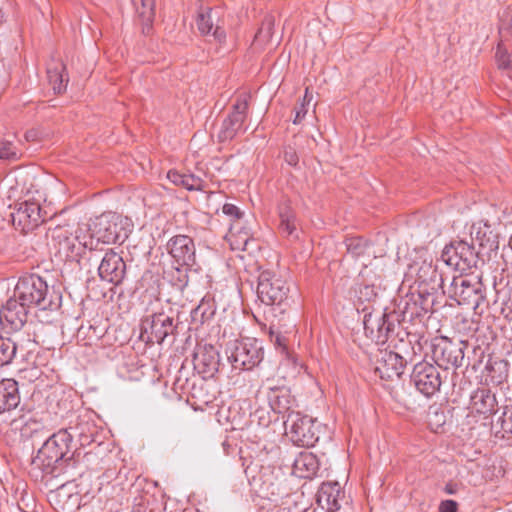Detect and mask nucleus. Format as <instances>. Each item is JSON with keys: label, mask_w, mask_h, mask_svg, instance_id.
<instances>
[{"label": "nucleus", "mask_w": 512, "mask_h": 512, "mask_svg": "<svg viewBox=\"0 0 512 512\" xmlns=\"http://www.w3.org/2000/svg\"><path fill=\"white\" fill-rule=\"evenodd\" d=\"M13 294L29 308L42 311H55L60 308L62 296L53 286L36 274L21 276L15 285Z\"/></svg>", "instance_id": "1"}, {"label": "nucleus", "mask_w": 512, "mask_h": 512, "mask_svg": "<svg viewBox=\"0 0 512 512\" xmlns=\"http://www.w3.org/2000/svg\"><path fill=\"white\" fill-rule=\"evenodd\" d=\"M49 236L58 253L67 260L81 256L86 248H95L86 227L74 228L69 224H57L49 228Z\"/></svg>", "instance_id": "2"}, {"label": "nucleus", "mask_w": 512, "mask_h": 512, "mask_svg": "<svg viewBox=\"0 0 512 512\" xmlns=\"http://www.w3.org/2000/svg\"><path fill=\"white\" fill-rule=\"evenodd\" d=\"M71 442L72 434H69L67 429H61L54 433L45 441L37 455L32 459V467L41 470L44 474H51L55 464L69 452Z\"/></svg>", "instance_id": "3"}, {"label": "nucleus", "mask_w": 512, "mask_h": 512, "mask_svg": "<svg viewBox=\"0 0 512 512\" xmlns=\"http://www.w3.org/2000/svg\"><path fill=\"white\" fill-rule=\"evenodd\" d=\"M444 293L466 309L476 310L485 300V288L478 276H453Z\"/></svg>", "instance_id": "4"}, {"label": "nucleus", "mask_w": 512, "mask_h": 512, "mask_svg": "<svg viewBox=\"0 0 512 512\" xmlns=\"http://www.w3.org/2000/svg\"><path fill=\"white\" fill-rule=\"evenodd\" d=\"M127 219L116 213H104L96 218L88 236L97 243L115 244L123 243L128 237V231L124 228Z\"/></svg>", "instance_id": "5"}, {"label": "nucleus", "mask_w": 512, "mask_h": 512, "mask_svg": "<svg viewBox=\"0 0 512 512\" xmlns=\"http://www.w3.org/2000/svg\"><path fill=\"white\" fill-rule=\"evenodd\" d=\"M225 352L233 368L238 370H251L263 359L262 348L253 338L234 340Z\"/></svg>", "instance_id": "6"}, {"label": "nucleus", "mask_w": 512, "mask_h": 512, "mask_svg": "<svg viewBox=\"0 0 512 512\" xmlns=\"http://www.w3.org/2000/svg\"><path fill=\"white\" fill-rule=\"evenodd\" d=\"M286 434L298 446L310 447L318 441L317 427L312 417L291 411L284 422Z\"/></svg>", "instance_id": "7"}, {"label": "nucleus", "mask_w": 512, "mask_h": 512, "mask_svg": "<svg viewBox=\"0 0 512 512\" xmlns=\"http://www.w3.org/2000/svg\"><path fill=\"white\" fill-rule=\"evenodd\" d=\"M257 295L266 305L284 306L289 300V286L275 273L263 271L258 277Z\"/></svg>", "instance_id": "8"}, {"label": "nucleus", "mask_w": 512, "mask_h": 512, "mask_svg": "<svg viewBox=\"0 0 512 512\" xmlns=\"http://www.w3.org/2000/svg\"><path fill=\"white\" fill-rule=\"evenodd\" d=\"M408 274L415 277L419 286H425L426 290L438 291L445 288L444 278L438 272V264H435L431 255L421 253L408 267Z\"/></svg>", "instance_id": "9"}, {"label": "nucleus", "mask_w": 512, "mask_h": 512, "mask_svg": "<svg viewBox=\"0 0 512 512\" xmlns=\"http://www.w3.org/2000/svg\"><path fill=\"white\" fill-rule=\"evenodd\" d=\"M441 261L455 270L464 272L476 267L478 252L472 244L463 240L453 241L441 254Z\"/></svg>", "instance_id": "10"}, {"label": "nucleus", "mask_w": 512, "mask_h": 512, "mask_svg": "<svg viewBox=\"0 0 512 512\" xmlns=\"http://www.w3.org/2000/svg\"><path fill=\"white\" fill-rule=\"evenodd\" d=\"M175 329L172 316L164 312L155 313L142 321L140 338L147 344H161Z\"/></svg>", "instance_id": "11"}, {"label": "nucleus", "mask_w": 512, "mask_h": 512, "mask_svg": "<svg viewBox=\"0 0 512 512\" xmlns=\"http://www.w3.org/2000/svg\"><path fill=\"white\" fill-rule=\"evenodd\" d=\"M11 216L15 228L28 233L39 227L45 221L47 214L38 201L27 199L16 205Z\"/></svg>", "instance_id": "12"}, {"label": "nucleus", "mask_w": 512, "mask_h": 512, "mask_svg": "<svg viewBox=\"0 0 512 512\" xmlns=\"http://www.w3.org/2000/svg\"><path fill=\"white\" fill-rule=\"evenodd\" d=\"M29 307L12 295L0 309V324L6 332H17L27 322Z\"/></svg>", "instance_id": "13"}, {"label": "nucleus", "mask_w": 512, "mask_h": 512, "mask_svg": "<svg viewBox=\"0 0 512 512\" xmlns=\"http://www.w3.org/2000/svg\"><path fill=\"white\" fill-rule=\"evenodd\" d=\"M411 379L417 390L426 397H430L439 391L442 384L438 368L425 361L414 366Z\"/></svg>", "instance_id": "14"}, {"label": "nucleus", "mask_w": 512, "mask_h": 512, "mask_svg": "<svg viewBox=\"0 0 512 512\" xmlns=\"http://www.w3.org/2000/svg\"><path fill=\"white\" fill-rule=\"evenodd\" d=\"M433 359L439 367L449 369L462 365L464 352L459 344L452 342L447 337H440L433 343Z\"/></svg>", "instance_id": "15"}, {"label": "nucleus", "mask_w": 512, "mask_h": 512, "mask_svg": "<svg viewBox=\"0 0 512 512\" xmlns=\"http://www.w3.org/2000/svg\"><path fill=\"white\" fill-rule=\"evenodd\" d=\"M496 407L495 394L489 389L478 388L470 396L467 418H474L475 422H477V418L487 419L496 411Z\"/></svg>", "instance_id": "16"}, {"label": "nucleus", "mask_w": 512, "mask_h": 512, "mask_svg": "<svg viewBox=\"0 0 512 512\" xmlns=\"http://www.w3.org/2000/svg\"><path fill=\"white\" fill-rule=\"evenodd\" d=\"M247 110L248 102L246 99L238 100L234 104L232 112L223 120L217 133V138L220 142L232 140L242 131Z\"/></svg>", "instance_id": "17"}, {"label": "nucleus", "mask_w": 512, "mask_h": 512, "mask_svg": "<svg viewBox=\"0 0 512 512\" xmlns=\"http://www.w3.org/2000/svg\"><path fill=\"white\" fill-rule=\"evenodd\" d=\"M167 251L181 266H193L196 263L194 241L187 235H176L167 242Z\"/></svg>", "instance_id": "18"}, {"label": "nucleus", "mask_w": 512, "mask_h": 512, "mask_svg": "<svg viewBox=\"0 0 512 512\" xmlns=\"http://www.w3.org/2000/svg\"><path fill=\"white\" fill-rule=\"evenodd\" d=\"M363 324L366 336L376 343H385L388 334L393 330V323L384 312L365 314Z\"/></svg>", "instance_id": "19"}, {"label": "nucleus", "mask_w": 512, "mask_h": 512, "mask_svg": "<svg viewBox=\"0 0 512 512\" xmlns=\"http://www.w3.org/2000/svg\"><path fill=\"white\" fill-rule=\"evenodd\" d=\"M194 367L206 377L213 376L219 369V351L212 344H198L194 353Z\"/></svg>", "instance_id": "20"}, {"label": "nucleus", "mask_w": 512, "mask_h": 512, "mask_svg": "<svg viewBox=\"0 0 512 512\" xmlns=\"http://www.w3.org/2000/svg\"><path fill=\"white\" fill-rule=\"evenodd\" d=\"M406 364L407 362L398 353L384 350L380 351L375 371L382 379L394 380L400 378Z\"/></svg>", "instance_id": "21"}, {"label": "nucleus", "mask_w": 512, "mask_h": 512, "mask_svg": "<svg viewBox=\"0 0 512 512\" xmlns=\"http://www.w3.org/2000/svg\"><path fill=\"white\" fill-rule=\"evenodd\" d=\"M267 398L269 408L274 414H285L294 411L296 399L286 386L267 387L263 391Z\"/></svg>", "instance_id": "22"}, {"label": "nucleus", "mask_w": 512, "mask_h": 512, "mask_svg": "<svg viewBox=\"0 0 512 512\" xmlns=\"http://www.w3.org/2000/svg\"><path fill=\"white\" fill-rule=\"evenodd\" d=\"M126 265L122 257L110 250L105 253L99 265L98 272L102 280L119 284L124 278Z\"/></svg>", "instance_id": "23"}, {"label": "nucleus", "mask_w": 512, "mask_h": 512, "mask_svg": "<svg viewBox=\"0 0 512 512\" xmlns=\"http://www.w3.org/2000/svg\"><path fill=\"white\" fill-rule=\"evenodd\" d=\"M218 20L219 16L207 8L198 13L196 24L202 35H212L216 41L222 43L226 39V32L218 25Z\"/></svg>", "instance_id": "24"}, {"label": "nucleus", "mask_w": 512, "mask_h": 512, "mask_svg": "<svg viewBox=\"0 0 512 512\" xmlns=\"http://www.w3.org/2000/svg\"><path fill=\"white\" fill-rule=\"evenodd\" d=\"M341 495V486L338 482H324L317 493V502L328 511H336L340 509Z\"/></svg>", "instance_id": "25"}, {"label": "nucleus", "mask_w": 512, "mask_h": 512, "mask_svg": "<svg viewBox=\"0 0 512 512\" xmlns=\"http://www.w3.org/2000/svg\"><path fill=\"white\" fill-rule=\"evenodd\" d=\"M19 403L18 382L14 379L0 381V413L15 409Z\"/></svg>", "instance_id": "26"}, {"label": "nucleus", "mask_w": 512, "mask_h": 512, "mask_svg": "<svg viewBox=\"0 0 512 512\" xmlns=\"http://www.w3.org/2000/svg\"><path fill=\"white\" fill-rule=\"evenodd\" d=\"M318 469V459L311 452H301L293 464V474L299 478H312Z\"/></svg>", "instance_id": "27"}, {"label": "nucleus", "mask_w": 512, "mask_h": 512, "mask_svg": "<svg viewBox=\"0 0 512 512\" xmlns=\"http://www.w3.org/2000/svg\"><path fill=\"white\" fill-rule=\"evenodd\" d=\"M232 250L245 251L252 240L250 229L244 227L241 222H233L227 235Z\"/></svg>", "instance_id": "28"}, {"label": "nucleus", "mask_w": 512, "mask_h": 512, "mask_svg": "<svg viewBox=\"0 0 512 512\" xmlns=\"http://www.w3.org/2000/svg\"><path fill=\"white\" fill-rule=\"evenodd\" d=\"M279 230L286 237L297 238V220L294 211L289 204L283 203L279 206Z\"/></svg>", "instance_id": "29"}, {"label": "nucleus", "mask_w": 512, "mask_h": 512, "mask_svg": "<svg viewBox=\"0 0 512 512\" xmlns=\"http://www.w3.org/2000/svg\"><path fill=\"white\" fill-rule=\"evenodd\" d=\"M67 430L72 434V439L77 437L81 446H85L94 441L96 426L93 422L80 418L75 426H70Z\"/></svg>", "instance_id": "30"}, {"label": "nucleus", "mask_w": 512, "mask_h": 512, "mask_svg": "<svg viewBox=\"0 0 512 512\" xmlns=\"http://www.w3.org/2000/svg\"><path fill=\"white\" fill-rule=\"evenodd\" d=\"M167 178L175 185L182 186L190 191H198L203 188V180L193 174H182L176 170H171Z\"/></svg>", "instance_id": "31"}, {"label": "nucleus", "mask_w": 512, "mask_h": 512, "mask_svg": "<svg viewBox=\"0 0 512 512\" xmlns=\"http://www.w3.org/2000/svg\"><path fill=\"white\" fill-rule=\"evenodd\" d=\"M274 19L266 17L258 32L255 35L253 46L257 49H264L273 44Z\"/></svg>", "instance_id": "32"}, {"label": "nucleus", "mask_w": 512, "mask_h": 512, "mask_svg": "<svg viewBox=\"0 0 512 512\" xmlns=\"http://www.w3.org/2000/svg\"><path fill=\"white\" fill-rule=\"evenodd\" d=\"M23 347L12 339L0 337V367L9 364L17 353H22Z\"/></svg>", "instance_id": "33"}, {"label": "nucleus", "mask_w": 512, "mask_h": 512, "mask_svg": "<svg viewBox=\"0 0 512 512\" xmlns=\"http://www.w3.org/2000/svg\"><path fill=\"white\" fill-rule=\"evenodd\" d=\"M63 71L64 67L62 65L47 70L49 84L55 93H61L66 88L67 80L64 79Z\"/></svg>", "instance_id": "34"}, {"label": "nucleus", "mask_w": 512, "mask_h": 512, "mask_svg": "<svg viewBox=\"0 0 512 512\" xmlns=\"http://www.w3.org/2000/svg\"><path fill=\"white\" fill-rule=\"evenodd\" d=\"M495 60L500 70L504 71L512 79V59L507 49L499 43L496 48Z\"/></svg>", "instance_id": "35"}, {"label": "nucleus", "mask_w": 512, "mask_h": 512, "mask_svg": "<svg viewBox=\"0 0 512 512\" xmlns=\"http://www.w3.org/2000/svg\"><path fill=\"white\" fill-rule=\"evenodd\" d=\"M41 375V370L34 364H29L18 370V379L24 383H32L36 381Z\"/></svg>", "instance_id": "36"}, {"label": "nucleus", "mask_w": 512, "mask_h": 512, "mask_svg": "<svg viewBox=\"0 0 512 512\" xmlns=\"http://www.w3.org/2000/svg\"><path fill=\"white\" fill-rule=\"evenodd\" d=\"M138 13L145 24H151L155 16V0H141Z\"/></svg>", "instance_id": "37"}, {"label": "nucleus", "mask_w": 512, "mask_h": 512, "mask_svg": "<svg viewBox=\"0 0 512 512\" xmlns=\"http://www.w3.org/2000/svg\"><path fill=\"white\" fill-rule=\"evenodd\" d=\"M489 367L492 372H495V371L499 372V374L497 376H491V380L493 383L500 384L504 380L507 379L508 373H509L507 361H505V360L495 361Z\"/></svg>", "instance_id": "38"}, {"label": "nucleus", "mask_w": 512, "mask_h": 512, "mask_svg": "<svg viewBox=\"0 0 512 512\" xmlns=\"http://www.w3.org/2000/svg\"><path fill=\"white\" fill-rule=\"evenodd\" d=\"M312 98V94L309 92V88L307 87L302 102L299 104V106L296 107L295 118L293 120L294 124H300L305 118L308 112V106L311 103Z\"/></svg>", "instance_id": "39"}, {"label": "nucleus", "mask_w": 512, "mask_h": 512, "mask_svg": "<svg viewBox=\"0 0 512 512\" xmlns=\"http://www.w3.org/2000/svg\"><path fill=\"white\" fill-rule=\"evenodd\" d=\"M347 250L353 256H360L364 254L368 248L367 242L360 237H352L346 241Z\"/></svg>", "instance_id": "40"}, {"label": "nucleus", "mask_w": 512, "mask_h": 512, "mask_svg": "<svg viewBox=\"0 0 512 512\" xmlns=\"http://www.w3.org/2000/svg\"><path fill=\"white\" fill-rule=\"evenodd\" d=\"M500 426L499 430H496V434L501 433V437H508L512 435V412L506 413L497 420L495 427Z\"/></svg>", "instance_id": "41"}, {"label": "nucleus", "mask_w": 512, "mask_h": 512, "mask_svg": "<svg viewBox=\"0 0 512 512\" xmlns=\"http://www.w3.org/2000/svg\"><path fill=\"white\" fill-rule=\"evenodd\" d=\"M498 301H501L502 312L512 313V287L498 292Z\"/></svg>", "instance_id": "42"}, {"label": "nucleus", "mask_w": 512, "mask_h": 512, "mask_svg": "<svg viewBox=\"0 0 512 512\" xmlns=\"http://www.w3.org/2000/svg\"><path fill=\"white\" fill-rule=\"evenodd\" d=\"M0 158L4 160L18 159V151L11 142H0Z\"/></svg>", "instance_id": "43"}, {"label": "nucleus", "mask_w": 512, "mask_h": 512, "mask_svg": "<svg viewBox=\"0 0 512 512\" xmlns=\"http://www.w3.org/2000/svg\"><path fill=\"white\" fill-rule=\"evenodd\" d=\"M269 335L271 342L274 343L276 348L280 349L281 351L286 350V338L281 333V331L275 327L274 324L269 327Z\"/></svg>", "instance_id": "44"}, {"label": "nucleus", "mask_w": 512, "mask_h": 512, "mask_svg": "<svg viewBox=\"0 0 512 512\" xmlns=\"http://www.w3.org/2000/svg\"><path fill=\"white\" fill-rule=\"evenodd\" d=\"M253 417L257 419L259 425H262L264 427L269 426V424L272 422V416L270 411H267L264 408L256 409L253 413Z\"/></svg>", "instance_id": "45"}, {"label": "nucleus", "mask_w": 512, "mask_h": 512, "mask_svg": "<svg viewBox=\"0 0 512 512\" xmlns=\"http://www.w3.org/2000/svg\"><path fill=\"white\" fill-rule=\"evenodd\" d=\"M222 211L225 215L230 216L235 219L234 222H240L243 213L240 211V209L235 206L234 204L226 203L224 204Z\"/></svg>", "instance_id": "46"}, {"label": "nucleus", "mask_w": 512, "mask_h": 512, "mask_svg": "<svg viewBox=\"0 0 512 512\" xmlns=\"http://www.w3.org/2000/svg\"><path fill=\"white\" fill-rule=\"evenodd\" d=\"M284 160L291 166H296L299 162V157L296 150L293 147H286L284 150Z\"/></svg>", "instance_id": "47"}, {"label": "nucleus", "mask_w": 512, "mask_h": 512, "mask_svg": "<svg viewBox=\"0 0 512 512\" xmlns=\"http://www.w3.org/2000/svg\"><path fill=\"white\" fill-rule=\"evenodd\" d=\"M482 234L481 230L478 229L475 232V237L473 239L477 240L479 242V246L481 247H489L490 249L493 246V242L491 241L490 237H486V231L483 232V237L480 235Z\"/></svg>", "instance_id": "48"}, {"label": "nucleus", "mask_w": 512, "mask_h": 512, "mask_svg": "<svg viewBox=\"0 0 512 512\" xmlns=\"http://www.w3.org/2000/svg\"><path fill=\"white\" fill-rule=\"evenodd\" d=\"M440 512H457V503L454 500H444L439 506Z\"/></svg>", "instance_id": "49"}, {"label": "nucleus", "mask_w": 512, "mask_h": 512, "mask_svg": "<svg viewBox=\"0 0 512 512\" xmlns=\"http://www.w3.org/2000/svg\"><path fill=\"white\" fill-rule=\"evenodd\" d=\"M31 426H38V423L36 421L27 422L25 425V431L31 428Z\"/></svg>", "instance_id": "50"}, {"label": "nucleus", "mask_w": 512, "mask_h": 512, "mask_svg": "<svg viewBox=\"0 0 512 512\" xmlns=\"http://www.w3.org/2000/svg\"><path fill=\"white\" fill-rule=\"evenodd\" d=\"M201 310H202V305H199V306L195 309V311H194V312H195V314H196V315H197L198 313H200V312H201V316H202V318H203V317H204V315H205V312H204V311L202 312Z\"/></svg>", "instance_id": "51"}, {"label": "nucleus", "mask_w": 512, "mask_h": 512, "mask_svg": "<svg viewBox=\"0 0 512 512\" xmlns=\"http://www.w3.org/2000/svg\"><path fill=\"white\" fill-rule=\"evenodd\" d=\"M2 21H3V14H2V12L0 11V24L2 23Z\"/></svg>", "instance_id": "52"}, {"label": "nucleus", "mask_w": 512, "mask_h": 512, "mask_svg": "<svg viewBox=\"0 0 512 512\" xmlns=\"http://www.w3.org/2000/svg\"><path fill=\"white\" fill-rule=\"evenodd\" d=\"M28 343H29L30 345H32V346H35V345H36V344H35V342H32V341H30V340H28Z\"/></svg>", "instance_id": "53"}]
</instances>
